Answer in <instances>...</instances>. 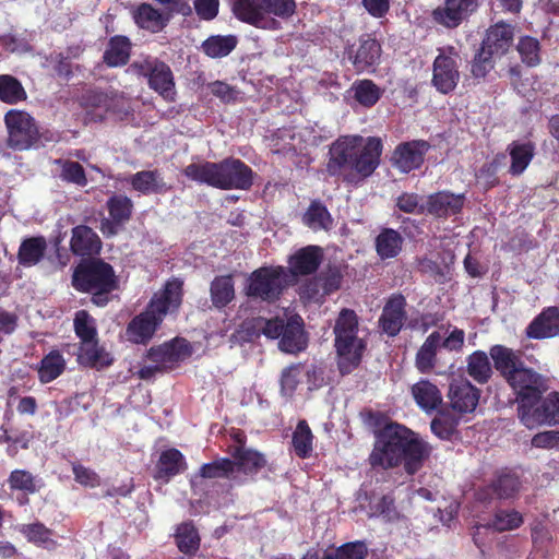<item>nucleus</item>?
<instances>
[{"mask_svg": "<svg viewBox=\"0 0 559 559\" xmlns=\"http://www.w3.org/2000/svg\"><path fill=\"white\" fill-rule=\"evenodd\" d=\"M520 487L519 479L513 475L500 476L492 485L491 490L498 498L512 497Z\"/></svg>", "mask_w": 559, "mask_h": 559, "instance_id": "obj_57", "label": "nucleus"}, {"mask_svg": "<svg viewBox=\"0 0 559 559\" xmlns=\"http://www.w3.org/2000/svg\"><path fill=\"white\" fill-rule=\"evenodd\" d=\"M9 132V145L19 151L27 150L38 141V128L35 120L25 111L12 109L5 114Z\"/></svg>", "mask_w": 559, "mask_h": 559, "instance_id": "obj_11", "label": "nucleus"}, {"mask_svg": "<svg viewBox=\"0 0 559 559\" xmlns=\"http://www.w3.org/2000/svg\"><path fill=\"white\" fill-rule=\"evenodd\" d=\"M71 249L79 255L97 253L100 249V240L92 228L84 225L76 226L72 230Z\"/></svg>", "mask_w": 559, "mask_h": 559, "instance_id": "obj_27", "label": "nucleus"}, {"mask_svg": "<svg viewBox=\"0 0 559 559\" xmlns=\"http://www.w3.org/2000/svg\"><path fill=\"white\" fill-rule=\"evenodd\" d=\"M304 223L314 231L329 230L332 228L333 219L324 205L312 202L304 215Z\"/></svg>", "mask_w": 559, "mask_h": 559, "instance_id": "obj_39", "label": "nucleus"}, {"mask_svg": "<svg viewBox=\"0 0 559 559\" xmlns=\"http://www.w3.org/2000/svg\"><path fill=\"white\" fill-rule=\"evenodd\" d=\"M72 283L78 290L91 293L92 301L99 307L107 305L109 293L116 288L112 267L100 260L79 265Z\"/></svg>", "mask_w": 559, "mask_h": 559, "instance_id": "obj_7", "label": "nucleus"}, {"mask_svg": "<svg viewBox=\"0 0 559 559\" xmlns=\"http://www.w3.org/2000/svg\"><path fill=\"white\" fill-rule=\"evenodd\" d=\"M358 318L353 310L343 309L334 326L335 347L340 356V369L348 372L356 366L362 355L365 343L358 336Z\"/></svg>", "mask_w": 559, "mask_h": 559, "instance_id": "obj_8", "label": "nucleus"}, {"mask_svg": "<svg viewBox=\"0 0 559 559\" xmlns=\"http://www.w3.org/2000/svg\"><path fill=\"white\" fill-rule=\"evenodd\" d=\"M192 355L191 344L180 337L166 342L148 350L147 358L151 362L158 364L163 370L173 369Z\"/></svg>", "mask_w": 559, "mask_h": 559, "instance_id": "obj_15", "label": "nucleus"}, {"mask_svg": "<svg viewBox=\"0 0 559 559\" xmlns=\"http://www.w3.org/2000/svg\"><path fill=\"white\" fill-rule=\"evenodd\" d=\"M465 343V332L461 329L453 328L451 331H447L444 337L441 336V345L449 352H461Z\"/></svg>", "mask_w": 559, "mask_h": 559, "instance_id": "obj_60", "label": "nucleus"}, {"mask_svg": "<svg viewBox=\"0 0 559 559\" xmlns=\"http://www.w3.org/2000/svg\"><path fill=\"white\" fill-rule=\"evenodd\" d=\"M237 40L234 36H211L202 44V49L211 58H222L231 52Z\"/></svg>", "mask_w": 559, "mask_h": 559, "instance_id": "obj_44", "label": "nucleus"}, {"mask_svg": "<svg viewBox=\"0 0 559 559\" xmlns=\"http://www.w3.org/2000/svg\"><path fill=\"white\" fill-rule=\"evenodd\" d=\"M12 489L34 492L36 489L34 478L31 473L22 469L13 471L9 477Z\"/></svg>", "mask_w": 559, "mask_h": 559, "instance_id": "obj_59", "label": "nucleus"}, {"mask_svg": "<svg viewBox=\"0 0 559 559\" xmlns=\"http://www.w3.org/2000/svg\"><path fill=\"white\" fill-rule=\"evenodd\" d=\"M182 282L178 278L168 281L164 289L156 293L147 309L135 317L128 325V338L136 344L147 342L168 312L178 309L181 304Z\"/></svg>", "mask_w": 559, "mask_h": 559, "instance_id": "obj_3", "label": "nucleus"}, {"mask_svg": "<svg viewBox=\"0 0 559 559\" xmlns=\"http://www.w3.org/2000/svg\"><path fill=\"white\" fill-rule=\"evenodd\" d=\"M490 356L495 362V367L506 379L509 378L513 370H516L521 366L516 354L502 345L491 347Z\"/></svg>", "mask_w": 559, "mask_h": 559, "instance_id": "obj_37", "label": "nucleus"}, {"mask_svg": "<svg viewBox=\"0 0 559 559\" xmlns=\"http://www.w3.org/2000/svg\"><path fill=\"white\" fill-rule=\"evenodd\" d=\"M108 210L111 218L121 223L129 219L132 210V201L124 195H115L108 200Z\"/></svg>", "mask_w": 559, "mask_h": 559, "instance_id": "obj_51", "label": "nucleus"}, {"mask_svg": "<svg viewBox=\"0 0 559 559\" xmlns=\"http://www.w3.org/2000/svg\"><path fill=\"white\" fill-rule=\"evenodd\" d=\"M465 197L463 193L454 194L448 191L437 192L428 197L426 211L438 217H447L461 212Z\"/></svg>", "mask_w": 559, "mask_h": 559, "instance_id": "obj_21", "label": "nucleus"}, {"mask_svg": "<svg viewBox=\"0 0 559 559\" xmlns=\"http://www.w3.org/2000/svg\"><path fill=\"white\" fill-rule=\"evenodd\" d=\"M354 98L364 107H372L380 99L382 91L371 80H359L350 88Z\"/></svg>", "mask_w": 559, "mask_h": 559, "instance_id": "obj_40", "label": "nucleus"}, {"mask_svg": "<svg viewBox=\"0 0 559 559\" xmlns=\"http://www.w3.org/2000/svg\"><path fill=\"white\" fill-rule=\"evenodd\" d=\"M296 10L295 0H234L236 17L257 28L278 31L282 20H288Z\"/></svg>", "mask_w": 559, "mask_h": 559, "instance_id": "obj_6", "label": "nucleus"}, {"mask_svg": "<svg viewBox=\"0 0 559 559\" xmlns=\"http://www.w3.org/2000/svg\"><path fill=\"white\" fill-rule=\"evenodd\" d=\"M186 469L183 455L177 449H168L162 452L156 465V478L168 481L175 475Z\"/></svg>", "mask_w": 559, "mask_h": 559, "instance_id": "obj_28", "label": "nucleus"}, {"mask_svg": "<svg viewBox=\"0 0 559 559\" xmlns=\"http://www.w3.org/2000/svg\"><path fill=\"white\" fill-rule=\"evenodd\" d=\"M429 148L426 141H409L396 146L392 155V163L401 173L407 174L420 167L424 156Z\"/></svg>", "mask_w": 559, "mask_h": 559, "instance_id": "obj_16", "label": "nucleus"}, {"mask_svg": "<svg viewBox=\"0 0 559 559\" xmlns=\"http://www.w3.org/2000/svg\"><path fill=\"white\" fill-rule=\"evenodd\" d=\"M286 280L283 266L260 267L248 276L245 292L250 298L273 302L282 294Z\"/></svg>", "mask_w": 559, "mask_h": 559, "instance_id": "obj_9", "label": "nucleus"}, {"mask_svg": "<svg viewBox=\"0 0 559 559\" xmlns=\"http://www.w3.org/2000/svg\"><path fill=\"white\" fill-rule=\"evenodd\" d=\"M313 435L306 423L300 420L293 433V448L299 457H308L312 452Z\"/></svg>", "mask_w": 559, "mask_h": 559, "instance_id": "obj_45", "label": "nucleus"}, {"mask_svg": "<svg viewBox=\"0 0 559 559\" xmlns=\"http://www.w3.org/2000/svg\"><path fill=\"white\" fill-rule=\"evenodd\" d=\"M233 463L235 472H233V481L243 483L248 478L259 473L265 465L266 461L262 453L245 447H238L233 453Z\"/></svg>", "mask_w": 559, "mask_h": 559, "instance_id": "obj_18", "label": "nucleus"}, {"mask_svg": "<svg viewBox=\"0 0 559 559\" xmlns=\"http://www.w3.org/2000/svg\"><path fill=\"white\" fill-rule=\"evenodd\" d=\"M412 394L417 405L425 412L436 409L442 402V396L433 383L420 380L412 386Z\"/></svg>", "mask_w": 559, "mask_h": 559, "instance_id": "obj_29", "label": "nucleus"}, {"mask_svg": "<svg viewBox=\"0 0 559 559\" xmlns=\"http://www.w3.org/2000/svg\"><path fill=\"white\" fill-rule=\"evenodd\" d=\"M66 360L63 356L57 350L50 352L41 359L38 369L40 382L48 383L53 381L63 372Z\"/></svg>", "mask_w": 559, "mask_h": 559, "instance_id": "obj_38", "label": "nucleus"}, {"mask_svg": "<svg viewBox=\"0 0 559 559\" xmlns=\"http://www.w3.org/2000/svg\"><path fill=\"white\" fill-rule=\"evenodd\" d=\"M519 418L528 429L559 425V393L552 392L543 400L523 404Z\"/></svg>", "mask_w": 559, "mask_h": 559, "instance_id": "obj_10", "label": "nucleus"}, {"mask_svg": "<svg viewBox=\"0 0 559 559\" xmlns=\"http://www.w3.org/2000/svg\"><path fill=\"white\" fill-rule=\"evenodd\" d=\"M347 53L357 72H373L380 60L381 47L376 39L362 37L358 47H350Z\"/></svg>", "mask_w": 559, "mask_h": 559, "instance_id": "obj_20", "label": "nucleus"}, {"mask_svg": "<svg viewBox=\"0 0 559 559\" xmlns=\"http://www.w3.org/2000/svg\"><path fill=\"white\" fill-rule=\"evenodd\" d=\"M441 345V334L432 332L420 346L416 355V367L420 372H429L436 362L437 349Z\"/></svg>", "mask_w": 559, "mask_h": 559, "instance_id": "obj_32", "label": "nucleus"}, {"mask_svg": "<svg viewBox=\"0 0 559 559\" xmlns=\"http://www.w3.org/2000/svg\"><path fill=\"white\" fill-rule=\"evenodd\" d=\"M130 70L148 79L151 88L165 99L171 100L175 95L173 73L167 64L154 58L135 61Z\"/></svg>", "mask_w": 559, "mask_h": 559, "instance_id": "obj_13", "label": "nucleus"}, {"mask_svg": "<svg viewBox=\"0 0 559 559\" xmlns=\"http://www.w3.org/2000/svg\"><path fill=\"white\" fill-rule=\"evenodd\" d=\"M507 381L516 394L519 413L523 404L527 405L531 402H536L546 389L542 376L522 365L516 370H513Z\"/></svg>", "mask_w": 559, "mask_h": 559, "instance_id": "obj_14", "label": "nucleus"}, {"mask_svg": "<svg viewBox=\"0 0 559 559\" xmlns=\"http://www.w3.org/2000/svg\"><path fill=\"white\" fill-rule=\"evenodd\" d=\"M176 542L180 551L192 554L199 548L200 537L191 523H182L177 528Z\"/></svg>", "mask_w": 559, "mask_h": 559, "instance_id": "obj_47", "label": "nucleus"}, {"mask_svg": "<svg viewBox=\"0 0 559 559\" xmlns=\"http://www.w3.org/2000/svg\"><path fill=\"white\" fill-rule=\"evenodd\" d=\"M131 44L126 36H115L110 39L104 53V60L109 67H119L127 63L130 57Z\"/></svg>", "mask_w": 559, "mask_h": 559, "instance_id": "obj_34", "label": "nucleus"}, {"mask_svg": "<svg viewBox=\"0 0 559 559\" xmlns=\"http://www.w3.org/2000/svg\"><path fill=\"white\" fill-rule=\"evenodd\" d=\"M371 515L392 520L395 516L393 498L391 496H383L377 501L371 502Z\"/></svg>", "mask_w": 559, "mask_h": 559, "instance_id": "obj_62", "label": "nucleus"}, {"mask_svg": "<svg viewBox=\"0 0 559 559\" xmlns=\"http://www.w3.org/2000/svg\"><path fill=\"white\" fill-rule=\"evenodd\" d=\"M396 205L401 211L411 214H421L426 211V202L415 193H403L397 198Z\"/></svg>", "mask_w": 559, "mask_h": 559, "instance_id": "obj_58", "label": "nucleus"}, {"mask_svg": "<svg viewBox=\"0 0 559 559\" xmlns=\"http://www.w3.org/2000/svg\"><path fill=\"white\" fill-rule=\"evenodd\" d=\"M451 407L462 414L476 409L480 392L466 379H454L448 393Z\"/></svg>", "mask_w": 559, "mask_h": 559, "instance_id": "obj_19", "label": "nucleus"}, {"mask_svg": "<svg viewBox=\"0 0 559 559\" xmlns=\"http://www.w3.org/2000/svg\"><path fill=\"white\" fill-rule=\"evenodd\" d=\"M72 471L79 484L92 488L99 485V477L94 471L80 464H73Z\"/></svg>", "mask_w": 559, "mask_h": 559, "instance_id": "obj_63", "label": "nucleus"}, {"mask_svg": "<svg viewBox=\"0 0 559 559\" xmlns=\"http://www.w3.org/2000/svg\"><path fill=\"white\" fill-rule=\"evenodd\" d=\"M431 451V445L418 433L403 425L390 424L377 435L369 463L381 469L402 464L408 475H414L429 459Z\"/></svg>", "mask_w": 559, "mask_h": 559, "instance_id": "obj_1", "label": "nucleus"}, {"mask_svg": "<svg viewBox=\"0 0 559 559\" xmlns=\"http://www.w3.org/2000/svg\"><path fill=\"white\" fill-rule=\"evenodd\" d=\"M26 98L22 84L11 75H0V99L8 104H14Z\"/></svg>", "mask_w": 559, "mask_h": 559, "instance_id": "obj_46", "label": "nucleus"}, {"mask_svg": "<svg viewBox=\"0 0 559 559\" xmlns=\"http://www.w3.org/2000/svg\"><path fill=\"white\" fill-rule=\"evenodd\" d=\"M477 7L476 0H445L433 10V20L448 27H457Z\"/></svg>", "mask_w": 559, "mask_h": 559, "instance_id": "obj_17", "label": "nucleus"}, {"mask_svg": "<svg viewBox=\"0 0 559 559\" xmlns=\"http://www.w3.org/2000/svg\"><path fill=\"white\" fill-rule=\"evenodd\" d=\"M219 0H194V10L204 21L213 20L218 13Z\"/></svg>", "mask_w": 559, "mask_h": 559, "instance_id": "obj_64", "label": "nucleus"}, {"mask_svg": "<svg viewBox=\"0 0 559 559\" xmlns=\"http://www.w3.org/2000/svg\"><path fill=\"white\" fill-rule=\"evenodd\" d=\"M19 532L22 533L28 542L45 548H52L56 545L52 532L41 523L22 524L19 526Z\"/></svg>", "mask_w": 559, "mask_h": 559, "instance_id": "obj_41", "label": "nucleus"}, {"mask_svg": "<svg viewBox=\"0 0 559 559\" xmlns=\"http://www.w3.org/2000/svg\"><path fill=\"white\" fill-rule=\"evenodd\" d=\"M405 305L403 296L394 295L384 306L380 325L388 335L395 336L401 331L405 320Z\"/></svg>", "mask_w": 559, "mask_h": 559, "instance_id": "obj_22", "label": "nucleus"}, {"mask_svg": "<svg viewBox=\"0 0 559 559\" xmlns=\"http://www.w3.org/2000/svg\"><path fill=\"white\" fill-rule=\"evenodd\" d=\"M518 51L522 61L528 67H535L540 63V45L532 36H523L518 43Z\"/></svg>", "mask_w": 559, "mask_h": 559, "instance_id": "obj_48", "label": "nucleus"}, {"mask_svg": "<svg viewBox=\"0 0 559 559\" xmlns=\"http://www.w3.org/2000/svg\"><path fill=\"white\" fill-rule=\"evenodd\" d=\"M74 330L81 342L97 335L95 320L85 310L75 313Z\"/></svg>", "mask_w": 559, "mask_h": 559, "instance_id": "obj_52", "label": "nucleus"}, {"mask_svg": "<svg viewBox=\"0 0 559 559\" xmlns=\"http://www.w3.org/2000/svg\"><path fill=\"white\" fill-rule=\"evenodd\" d=\"M185 175L193 181L223 190H246L252 185V170L236 158L192 163L185 168Z\"/></svg>", "mask_w": 559, "mask_h": 559, "instance_id": "obj_4", "label": "nucleus"}, {"mask_svg": "<svg viewBox=\"0 0 559 559\" xmlns=\"http://www.w3.org/2000/svg\"><path fill=\"white\" fill-rule=\"evenodd\" d=\"M135 24L152 33L162 31L167 23V17L156 8L148 3H141L132 11Z\"/></svg>", "mask_w": 559, "mask_h": 559, "instance_id": "obj_26", "label": "nucleus"}, {"mask_svg": "<svg viewBox=\"0 0 559 559\" xmlns=\"http://www.w3.org/2000/svg\"><path fill=\"white\" fill-rule=\"evenodd\" d=\"M322 260V250L317 246H308L298 250L289 259V269L295 275L313 273Z\"/></svg>", "mask_w": 559, "mask_h": 559, "instance_id": "obj_24", "label": "nucleus"}, {"mask_svg": "<svg viewBox=\"0 0 559 559\" xmlns=\"http://www.w3.org/2000/svg\"><path fill=\"white\" fill-rule=\"evenodd\" d=\"M79 360L91 367H105L111 364V358L104 348L98 346L96 337L81 342Z\"/></svg>", "mask_w": 559, "mask_h": 559, "instance_id": "obj_31", "label": "nucleus"}, {"mask_svg": "<svg viewBox=\"0 0 559 559\" xmlns=\"http://www.w3.org/2000/svg\"><path fill=\"white\" fill-rule=\"evenodd\" d=\"M498 58L488 49H484L481 46L480 51L475 57L472 63V73L476 78H484L495 64V59Z\"/></svg>", "mask_w": 559, "mask_h": 559, "instance_id": "obj_55", "label": "nucleus"}, {"mask_svg": "<svg viewBox=\"0 0 559 559\" xmlns=\"http://www.w3.org/2000/svg\"><path fill=\"white\" fill-rule=\"evenodd\" d=\"M235 296L234 283L230 275L218 276L211 284V297L216 307H224Z\"/></svg>", "mask_w": 559, "mask_h": 559, "instance_id": "obj_43", "label": "nucleus"}, {"mask_svg": "<svg viewBox=\"0 0 559 559\" xmlns=\"http://www.w3.org/2000/svg\"><path fill=\"white\" fill-rule=\"evenodd\" d=\"M132 188L143 194L160 193L168 190L162 175L157 170H143L130 178Z\"/></svg>", "mask_w": 559, "mask_h": 559, "instance_id": "obj_30", "label": "nucleus"}, {"mask_svg": "<svg viewBox=\"0 0 559 559\" xmlns=\"http://www.w3.org/2000/svg\"><path fill=\"white\" fill-rule=\"evenodd\" d=\"M467 372L477 382L485 383L491 376V366L486 353L477 350L467 359Z\"/></svg>", "mask_w": 559, "mask_h": 559, "instance_id": "obj_42", "label": "nucleus"}, {"mask_svg": "<svg viewBox=\"0 0 559 559\" xmlns=\"http://www.w3.org/2000/svg\"><path fill=\"white\" fill-rule=\"evenodd\" d=\"M381 153L382 142L378 138L341 136L330 148L328 171L337 175L346 167L365 179L379 166Z\"/></svg>", "mask_w": 559, "mask_h": 559, "instance_id": "obj_2", "label": "nucleus"}, {"mask_svg": "<svg viewBox=\"0 0 559 559\" xmlns=\"http://www.w3.org/2000/svg\"><path fill=\"white\" fill-rule=\"evenodd\" d=\"M366 554V546L356 542L343 545L335 552L326 555L324 559H365Z\"/></svg>", "mask_w": 559, "mask_h": 559, "instance_id": "obj_56", "label": "nucleus"}, {"mask_svg": "<svg viewBox=\"0 0 559 559\" xmlns=\"http://www.w3.org/2000/svg\"><path fill=\"white\" fill-rule=\"evenodd\" d=\"M512 39V26L506 23H497L487 31L481 46L497 57H501L509 50Z\"/></svg>", "mask_w": 559, "mask_h": 559, "instance_id": "obj_25", "label": "nucleus"}, {"mask_svg": "<svg viewBox=\"0 0 559 559\" xmlns=\"http://www.w3.org/2000/svg\"><path fill=\"white\" fill-rule=\"evenodd\" d=\"M433 61L431 83L442 94L451 93L460 81L459 55L454 47L438 49Z\"/></svg>", "mask_w": 559, "mask_h": 559, "instance_id": "obj_12", "label": "nucleus"}, {"mask_svg": "<svg viewBox=\"0 0 559 559\" xmlns=\"http://www.w3.org/2000/svg\"><path fill=\"white\" fill-rule=\"evenodd\" d=\"M523 523L522 515L514 510H502L496 513L491 526L499 532L518 528Z\"/></svg>", "mask_w": 559, "mask_h": 559, "instance_id": "obj_53", "label": "nucleus"}, {"mask_svg": "<svg viewBox=\"0 0 559 559\" xmlns=\"http://www.w3.org/2000/svg\"><path fill=\"white\" fill-rule=\"evenodd\" d=\"M403 238L394 229L382 230L376 239L377 253L381 259L396 257L402 249Z\"/></svg>", "mask_w": 559, "mask_h": 559, "instance_id": "obj_36", "label": "nucleus"}, {"mask_svg": "<svg viewBox=\"0 0 559 559\" xmlns=\"http://www.w3.org/2000/svg\"><path fill=\"white\" fill-rule=\"evenodd\" d=\"M527 336L531 338H548L559 334V310L556 307L545 309L527 326Z\"/></svg>", "mask_w": 559, "mask_h": 559, "instance_id": "obj_23", "label": "nucleus"}, {"mask_svg": "<svg viewBox=\"0 0 559 559\" xmlns=\"http://www.w3.org/2000/svg\"><path fill=\"white\" fill-rule=\"evenodd\" d=\"M55 163L60 166L63 180L82 187L87 183L84 169L78 162L57 159Z\"/></svg>", "mask_w": 559, "mask_h": 559, "instance_id": "obj_50", "label": "nucleus"}, {"mask_svg": "<svg viewBox=\"0 0 559 559\" xmlns=\"http://www.w3.org/2000/svg\"><path fill=\"white\" fill-rule=\"evenodd\" d=\"M302 378V365H293L284 369L281 378L283 394L292 395Z\"/></svg>", "mask_w": 559, "mask_h": 559, "instance_id": "obj_54", "label": "nucleus"}, {"mask_svg": "<svg viewBox=\"0 0 559 559\" xmlns=\"http://www.w3.org/2000/svg\"><path fill=\"white\" fill-rule=\"evenodd\" d=\"M508 150L511 157L510 173L519 176L532 162L535 147L531 142H513Z\"/></svg>", "mask_w": 559, "mask_h": 559, "instance_id": "obj_33", "label": "nucleus"}, {"mask_svg": "<svg viewBox=\"0 0 559 559\" xmlns=\"http://www.w3.org/2000/svg\"><path fill=\"white\" fill-rule=\"evenodd\" d=\"M430 427L433 435L442 440H448L454 432L455 423L448 416L442 415L432 419Z\"/></svg>", "mask_w": 559, "mask_h": 559, "instance_id": "obj_61", "label": "nucleus"}, {"mask_svg": "<svg viewBox=\"0 0 559 559\" xmlns=\"http://www.w3.org/2000/svg\"><path fill=\"white\" fill-rule=\"evenodd\" d=\"M47 243L44 237H33L24 240L19 250V262L24 266L37 264L46 251Z\"/></svg>", "mask_w": 559, "mask_h": 559, "instance_id": "obj_35", "label": "nucleus"}, {"mask_svg": "<svg viewBox=\"0 0 559 559\" xmlns=\"http://www.w3.org/2000/svg\"><path fill=\"white\" fill-rule=\"evenodd\" d=\"M233 472H235V464L229 459H219L212 463L204 464L200 469L201 476L203 477H225L230 480H233Z\"/></svg>", "mask_w": 559, "mask_h": 559, "instance_id": "obj_49", "label": "nucleus"}, {"mask_svg": "<svg viewBox=\"0 0 559 559\" xmlns=\"http://www.w3.org/2000/svg\"><path fill=\"white\" fill-rule=\"evenodd\" d=\"M299 316L284 313L272 319L262 317L243 323L245 330L252 336L264 335L271 340H280L278 348L288 354L301 352L307 346V338Z\"/></svg>", "mask_w": 559, "mask_h": 559, "instance_id": "obj_5", "label": "nucleus"}]
</instances>
